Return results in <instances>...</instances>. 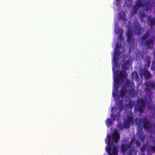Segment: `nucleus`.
Listing matches in <instances>:
<instances>
[{
    "label": "nucleus",
    "instance_id": "obj_1",
    "mask_svg": "<svg viewBox=\"0 0 155 155\" xmlns=\"http://www.w3.org/2000/svg\"><path fill=\"white\" fill-rule=\"evenodd\" d=\"M130 66L129 61L126 60L122 65V70L119 72V74H116L114 72V86L116 89H117L120 85V80H121L122 82H123L127 78V74L125 71L128 70Z\"/></svg>",
    "mask_w": 155,
    "mask_h": 155
},
{
    "label": "nucleus",
    "instance_id": "obj_2",
    "mask_svg": "<svg viewBox=\"0 0 155 155\" xmlns=\"http://www.w3.org/2000/svg\"><path fill=\"white\" fill-rule=\"evenodd\" d=\"M150 30H147L141 38L142 44L146 46L148 48H151L154 44V41L153 38L147 39L150 37Z\"/></svg>",
    "mask_w": 155,
    "mask_h": 155
},
{
    "label": "nucleus",
    "instance_id": "obj_3",
    "mask_svg": "<svg viewBox=\"0 0 155 155\" xmlns=\"http://www.w3.org/2000/svg\"><path fill=\"white\" fill-rule=\"evenodd\" d=\"M105 142L107 144L105 149L108 155H117L118 150L117 147L114 144L113 141H111L110 135H108L107 140H105Z\"/></svg>",
    "mask_w": 155,
    "mask_h": 155
},
{
    "label": "nucleus",
    "instance_id": "obj_4",
    "mask_svg": "<svg viewBox=\"0 0 155 155\" xmlns=\"http://www.w3.org/2000/svg\"><path fill=\"white\" fill-rule=\"evenodd\" d=\"M134 5L139 8L141 7H144L147 12H148L150 9L151 12V8L152 7V4L150 1L145 2V0H137Z\"/></svg>",
    "mask_w": 155,
    "mask_h": 155
},
{
    "label": "nucleus",
    "instance_id": "obj_5",
    "mask_svg": "<svg viewBox=\"0 0 155 155\" xmlns=\"http://www.w3.org/2000/svg\"><path fill=\"white\" fill-rule=\"evenodd\" d=\"M146 107V104L144 100L141 98H138L135 104V110L140 113L144 111Z\"/></svg>",
    "mask_w": 155,
    "mask_h": 155
},
{
    "label": "nucleus",
    "instance_id": "obj_6",
    "mask_svg": "<svg viewBox=\"0 0 155 155\" xmlns=\"http://www.w3.org/2000/svg\"><path fill=\"white\" fill-rule=\"evenodd\" d=\"M134 140L135 138H133L129 143L127 144L126 143H122L121 144V152L124 155H125L127 151H129L131 150H133L132 152H134L135 150L134 147H132Z\"/></svg>",
    "mask_w": 155,
    "mask_h": 155
},
{
    "label": "nucleus",
    "instance_id": "obj_7",
    "mask_svg": "<svg viewBox=\"0 0 155 155\" xmlns=\"http://www.w3.org/2000/svg\"><path fill=\"white\" fill-rule=\"evenodd\" d=\"M144 84L146 86L144 89L145 92L147 94H151V89L153 88L155 90V82L153 81H150L146 82Z\"/></svg>",
    "mask_w": 155,
    "mask_h": 155
},
{
    "label": "nucleus",
    "instance_id": "obj_8",
    "mask_svg": "<svg viewBox=\"0 0 155 155\" xmlns=\"http://www.w3.org/2000/svg\"><path fill=\"white\" fill-rule=\"evenodd\" d=\"M134 25V31L135 34L137 36L140 35L142 33L143 28L138 22H135Z\"/></svg>",
    "mask_w": 155,
    "mask_h": 155
},
{
    "label": "nucleus",
    "instance_id": "obj_9",
    "mask_svg": "<svg viewBox=\"0 0 155 155\" xmlns=\"http://www.w3.org/2000/svg\"><path fill=\"white\" fill-rule=\"evenodd\" d=\"M142 122L143 123V127L144 129H148L149 128L150 125V122L146 117H144L143 119L141 118L139 119V124H140Z\"/></svg>",
    "mask_w": 155,
    "mask_h": 155
},
{
    "label": "nucleus",
    "instance_id": "obj_10",
    "mask_svg": "<svg viewBox=\"0 0 155 155\" xmlns=\"http://www.w3.org/2000/svg\"><path fill=\"white\" fill-rule=\"evenodd\" d=\"M126 34L127 42L128 43H130L133 41L134 39L133 31L131 29H128L127 31Z\"/></svg>",
    "mask_w": 155,
    "mask_h": 155
},
{
    "label": "nucleus",
    "instance_id": "obj_11",
    "mask_svg": "<svg viewBox=\"0 0 155 155\" xmlns=\"http://www.w3.org/2000/svg\"><path fill=\"white\" fill-rule=\"evenodd\" d=\"M147 22L151 28H153L155 25V17L152 18L151 16L148 17Z\"/></svg>",
    "mask_w": 155,
    "mask_h": 155
},
{
    "label": "nucleus",
    "instance_id": "obj_12",
    "mask_svg": "<svg viewBox=\"0 0 155 155\" xmlns=\"http://www.w3.org/2000/svg\"><path fill=\"white\" fill-rule=\"evenodd\" d=\"M112 140L116 143H117L120 138L119 134L117 132H114V134L111 136Z\"/></svg>",
    "mask_w": 155,
    "mask_h": 155
},
{
    "label": "nucleus",
    "instance_id": "obj_13",
    "mask_svg": "<svg viewBox=\"0 0 155 155\" xmlns=\"http://www.w3.org/2000/svg\"><path fill=\"white\" fill-rule=\"evenodd\" d=\"M127 92V87L124 85H123L120 91V95L122 97H124Z\"/></svg>",
    "mask_w": 155,
    "mask_h": 155
},
{
    "label": "nucleus",
    "instance_id": "obj_14",
    "mask_svg": "<svg viewBox=\"0 0 155 155\" xmlns=\"http://www.w3.org/2000/svg\"><path fill=\"white\" fill-rule=\"evenodd\" d=\"M117 33H118L119 36L118 38L119 39L122 41L123 39V35L124 33V31L123 29L119 28L117 30Z\"/></svg>",
    "mask_w": 155,
    "mask_h": 155
},
{
    "label": "nucleus",
    "instance_id": "obj_15",
    "mask_svg": "<svg viewBox=\"0 0 155 155\" xmlns=\"http://www.w3.org/2000/svg\"><path fill=\"white\" fill-rule=\"evenodd\" d=\"M120 116V111L118 112L116 115L114 114V113L111 114V117L114 120H115L116 119L117 121H118L119 120V118Z\"/></svg>",
    "mask_w": 155,
    "mask_h": 155
},
{
    "label": "nucleus",
    "instance_id": "obj_16",
    "mask_svg": "<svg viewBox=\"0 0 155 155\" xmlns=\"http://www.w3.org/2000/svg\"><path fill=\"white\" fill-rule=\"evenodd\" d=\"M143 75L146 79H150L152 77V75L147 70H145Z\"/></svg>",
    "mask_w": 155,
    "mask_h": 155
},
{
    "label": "nucleus",
    "instance_id": "obj_17",
    "mask_svg": "<svg viewBox=\"0 0 155 155\" xmlns=\"http://www.w3.org/2000/svg\"><path fill=\"white\" fill-rule=\"evenodd\" d=\"M131 75L133 79H135V80L137 81H139V75L136 72H133Z\"/></svg>",
    "mask_w": 155,
    "mask_h": 155
},
{
    "label": "nucleus",
    "instance_id": "obj_18",
    "mask_svg": "<svg viewBox=\"0 0 155 155\" xmlns=\"http://www.w3.org/2000/svg\"><path fill=\"white\" fill-rule=\"evenodd\" d=\"M134 119V116L132 114L128 115L127 116V119L126 120L130 124L133 123Z\"/></svg>",
    "mask_w": 155,
    "mask_h": 155
},
{
    "label": "nucleus",
    "instance_id": "obj_19",
    "mask_svg": "<svg viewBox=\"0 0 155 155\" xmlns=\"http://www.w3.org/2000/svg\"><path fill=\"white\" fill-rule=\"evenodd\" d=\"M146 63L145 64V67L147 68L149 67L150 64V59L149 57H146L145 59Z\"/></svg>",
    "mask_w": 155,
    "mask_h": 155
},
{
    "label": "nucleus",
    "instance_id": "obj_20",
    "mask_svg": "<svg viewBox=\"0 0 155 155\" xmlns=\"http://www.w3.org/2000/svg\"><path fill=\"white\" fill-rule=\"evenodd\" d=\"M139 8H137V7H135L134 5L133 8L130 14L132 15H133L137 13L138 10Z\"/></svg>",
    "mask_w": 155,
    "mask_h": 155
},
{
    "label": "nucleus",
    "instance_id": "obj_21",
    "mask_svg": "<svg viewBox=\"0 0 155 155\" xmlns=\"http://www.w3.org/2000/svg\"><path fill=\"white\" fill-rule=\"evenodd\" d=\"M106 124L107 127L112 125L113 123L111 119L110 118L107 119L106 120Z\"/></svg>",
    "mask_w": 155,
    "mask_h": 155
},
{
    "label": "nucleus",
    "instance_id": "obj_22",
    "mask_svg": "<svg viewBox=\"0 0 155 155\" xmlns=\"http://www.w3.org/2000/svg\"><path fill=\"white\" fill-rule=\"evenodd\" d=\"M129 93L132 96H134L136 95V92L134 88H132L129 91Z\"/></svg>",
    "mask_w": 155,
    "mask_h": 155
},
{
    "label": "nucleus",
    "instance_id": "obj_23",
    "mask_svg": "<svg viewBox=\"0 0 155 155\" xmlns=\"http://www.w3.org/2000/svg\"><path fill=\"white\" fill-rule=\"evenodd\" d=\"M120 111L122 110L124 107L123 104V100H120L119 101Z\"/></svg>",
    "mask_w": 155,
    "mask_h": 155
},
{
    "label": "nucleus",
    "instance_id": "obj_24",
    "mask_svg": "<svg viewBox=\"0 0 155 155\" xmlns=\"http://www.w3.org/2000/svg\"><path fill=\"white\" fill-rule=\"evenodd\" d=\"M130 124L125 120L123 124V126L124 128H129Z\"/></svg>",
    "mask_w": 155,
    "mask_h": 155
},
{
    "label": "nucleus",
    "instance_id": "obj_25",
    "mask_svg": "<svg viewBox=\"0 0 155 155\" xmlns=\"http://www.w3.org/2000/svg\"><path fill=\"white\" fill-rule=\"evenodd\" d=\"M151 116L153 117H155V107H152L150 109Z\"/></svg>",
    "mask_w": 155,
    "mask_h": 155
},
{
    "label": "nucleus",
    "instance_id": "obj_26",
    "mask_svg": "<svg viewBox=\"0 0 155 155\" xmlns=\"http://www.w3.org/2000/svg\"><path fill=\"white\" fill-rule=\"evenodd\" d=\"M139 138L142 142H143L145 140V137L143 133H140L139 135Z\"/></svg>",
    "mask_w": 155,
    "mask_h": 155
},
{
    "label": "nucleus",
    "instance_id": "obj_27",
    "mask_svg": "<svg viewBox=\"0 0 155 155\" xmlns=\"http://www.w3.org/2000/svg\"><path fill=\"white\" fill-rule=\"evenodd\" d=\"M147 17V15L144 13L140 14V18L141 21L143 22V18Z\"/></svg>",
    "mask_w": 155,
    "mask_h": 155
},
{
    "label": "nucleus",
    "instance_id": "obj_28",
    "mask_svg": "<svg viewBox=\"0 0 155 155\" xmlns=\"http://www.w3.org/2000/svg\"><path fill=\"white\" fill-rule=\"evenodd\" d=\"M120 54V51L119 50H117V49H115L114 52V56H119Z\"/></svg>",
    "mask_w": 155,
    "mask_h": 155
},
{
    "label": "nucleus",
    "instance_id": "obj_29",
    "mask_svg": "<svg viewBox=\"0 0 155 155\" xmlns=\"http://www.w3.org/2000/svg\"><path fill=\"white\" fill-rule=\"evenodd\" d=\"M150 149L153 152L155 153V145L154 146H150Z\"/></svg>",
    "mask_w": 155,
    "mask_h": 155
},
{
    "label": "nucleus",
    "instance_id": "obj_30",
    "mask_svg": "<svg viewBox=\"0 0 155 155\" xmlns=\"http://www.w3.org/2000/svg\"><path fill=\"white\" fill-rule=\"evenodd\" d=\"M119 18L120 19H122L124 21H125V17L122 14H120L119 17Z\"/></svg>",
    "mask_w": 155,
    "mask_h": 155
},
{
    "label": "nucleus",
    "instance_id": "obj_31",
    "mask_svg": "<svg viewBox=\"0 0 155 155\" xmlns=\"http://www.w3.org/2000/svg\"><path fill=\"white\" fill-rule=\"evenodd\" d=\"M113 61L115 64H117V56L114 55L113 58Z\"/></svg>",
    "mask_w": 155,
    "mask_h": 155
},
{
    "label": "nucleus",
    "instance_id": "obj_32",
    "mask_svg": "<svg viewBox=\"0 0 155 155\" xmlns=\"http://www.w3.org/2000/svg\"><path fill=\"white\" fill-rule=\"evenodd\" d=\"M136 145H137V147H139L140 146V143L139 140H137L135 142Z\"/></svg>",
    "mask_w": 155,
    "mask_h": 155
},
{
    "label": "nucleus",
    "instance_id": "obj_33",
    "mask_svg": "<svg viewBox=\"0 0 155 155\" xmlns=\"http://www.w3.org/2000/svg\"><path fill=\"white\" fill-rule=\"evenodd\" d=\"M133 150H131L129 151H127L128 155H133Z\"/></svg>",
    "mask_w": 155,
    "mask_h": 155
},
{
    "label": "nucleus",
    "instance_id": "obj_34",
    "mask_svg": "<svg viewBox=\"0 0 155 155\" xmlns=\"http://www.w3.org/2000/svg\"><path fill=\"white\" fill-rule=\"evenodd\" d=\"M117 127L119 128L121 130L123 128V126L121 124H119L117 125Z\"/></svg>",
    "mask_w": 155,
    "mask_h": 155
},
{
    "label": "nucleus",
    "instance_id": "obj_35",
    "mask_svg": "<svg viewBox=\"0 0 155 155\" xmlns=\"http://www.w3.org/2000/svg\"><path fill=\"white\" fill-rule=\"evenodd\" d=\"M121 0H116L117 5L118 6L121 5Z\"/></svg>",
    "mask_w": 155,
    "mask_h": 155
},
{
    "label": "nucleus",
    "instance_id": "obj_36",
    "mask_svg": "<svg viewBox=\"0 0 155 155\" xmlns=\"http://www.w3.org/2000/svg\"><path fill=\"white\" fill-rule=\"evenodd\" d=\"M134 102L131 101H130L129 102V105L130 107H133Z\"/></svg>",
    "mask_w": 155,
    "mask_h": 155
},
{
    "label": "nucleus",
    "instance_id": "obj_37",
    "mask_svg": "<svg viewBox=\"0 0 155 155\" xmlns=\"http://www.w3.org/2000/svg\"><path fill=\"white\" fill-rule=\"evenodd\" d=\"M120 47V46H119L118 44H117L116 45L115 49H117V50H119V48Z\"/></svg>",
    "mask_w": 155,
    "mask_h": 155
},
{
    "label": "nucleus",
    "instance_id": "obj_38",
    "mask_svg": "<svg viewBox=\"0 0 155 155\" xmlns=\"http://www.w3.org/2000/svg\"><path fill=\"white\" fill-rule=\"evenodd\" d=\"M115 107H112L111 109V112H113V111L114 110V109Z\"/></svg>",
    "mask_w": 155,
    "mask_h": 155
},
{
    "label": "nucleus",
    "instance_id": "obj_39",
    "mask_svg": "<svg viewBox=\"0 0 155 155\" xmlns=\"http://www.w3.org/2000/svg\"><path fill=\"white\" fill-rule=\"evenodd\" d=\"M151 68L153 70H155V67H153V66H152Z\"/></svg>",
    "mask_w": 155,
    "mask_h": 155
},
{
    "label": "nucleus",
    "instance_id": "obj_40",
    "mask_svg": "<svg viewBox=\"0 0 155 155\" xmlns=\"http://www.w3.org/2000/svg\"><path fill=\"white\" fill-rule=\"evenodd\" d=\"M144 148L143 147H142L141 148V151H143V150H144Z\"/></svg>",
    "mask_w": 155,
    "mask_h": 155
},
{
    "label": "nucleus",
    "instance_id": "obj_41",
    "mask_svg": "<svg viewBox=\"0 0 155 155\" xmlns=\"http://www.w3.org/2000/svg\"><path fill=\"white\" fill-rule=\"evenodd\" d=\"M130 83V81H127L126 82V84H129Z\"/></svg>",
    "mask_w": 155,
    "mask_h": 155
},
{
    "label": "nucleus",
    "instance_id": "obj_42",
    "mask_svg": "<svg viewBox=\"0 0 155 155\" xmlns=\"http://www.w3.org/2000/svg\"><path fill=\"white\" fill-rule=\"evenodd\" d=\"M132 85L133 86H134V82H132Z\"/></svg>",
    "mask_w": 155,
    "mask_h": 155
},
{
    "label": "nucleus",
    "instance_id": "obj_43",
    "mask_svg": "<svg viewBox=\"0 0 155 155\" xmlns=\"http://www.w3.org/2000/svg\"><path fill=\"white\" fill-rule=\"evenodd\" d=\"M115 94H114V93H113V95L114 96Z\"/></svg>",
    "mask_w": 155,
    "mask_h": 155
},
{
    "label": "nucleus",
    "instance_id": "obj_44",
    "mask_svg": "<svg viewBox=\"0 0 155 155\" xmlns=\"http://www.w3.org/2000/svg\"><path fill=\"white\" fill-rule=\"evenodd\" d=\"M116 72H117L118 71H116Z\"/></svg>",
    "mask_w": 155,
    "mask_h": 155
},
{
    "label": "nucleus",
    "instance_id": "obj_45",
    "mask_svg": "<svg viewBox=\"0 0 155 155\" xmlns=\"http://www.w3.org/2000/svg\"><path fill=\"white\" fill-rule=\"evenodd\" d=\"M154 64V62H153V64Z\"/></svg>",
    "mask_w": 155,
    "mask_h": 155
},
{
    "label": "nucleus",
    "instance_id": "obj_46",
    "mask_svg": "<svg viewBox=\"0 0 155 155\" xmlns=\"http://www.w3.org/2000/svg\"><path fill=\"white\" fill-rule=\"evenodd\" d=\"M142 155H145L144 154H142Z\"/></svg>",
    "mask_w": 155,
    "mask_h": 155
}]
</instances>
